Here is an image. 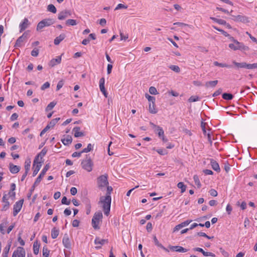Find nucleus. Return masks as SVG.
Listing matches in <instances>:
<instances>
[{
    "label": "nucleus",
    "instance_id": "obj_1",
    "mask_svg": "<svg viewBox=\"0 0 257 257\" xmlns=\"http://www.w3.org/2000/svg\"><path fill=\"white\" fill-rule=\"evenodd\" d=\"M111 198V196L106 195L105 196H101L100 198L99 203L102 205V208L104 213L106 216L109 214Z\"/></svg>",
    "mask_w": 257,
    "mask_h": 257
},
{
    "label": "nucleus",
    "instance_id": "obj_2",
    "mask_svg": "<svg viewBox=\"0 0 257 257\" xmlns=\"http://www.w3.org/2000/svg\"><path fill=\"white\" fill-rule=\"evenodd\" d=\"M82 168L87 172H91L92 170L93 163L88 155H86V157L83 159L81 163Z\"/></svg>",
    "mask_w": 257,
    "mask_h": 257
},
{
    "label": "nucleus",
    "instance_id": "obj_3",
    "mask_svg": "<svg viewBox=\"0 0 257 257\" xmlns=\"http://www.w3.org/2000/svg\"><path fill=\"white\" fill-rule=\"evenodd\" d=\"M228 47L234 51L239 50L244 52L248 51L249 49L248 46H245L243 43L238 42L237 40L233 43L229 44Z\"/></svg>",
    "mask_w": 257,
    "mask_h": 257
},
{
    "label": "nucleus",
    "instance_id": "obj_4",
    "mask_svg": "<svg viewBox=\"0 0 257 257\" xmlns=\"http://www.w3.org/2000/svg\"><path fill=\"white\" fill-rule=\"evenodd\" d=\"M103 215L101 212L99 211L96 212L92 219V225L95 229H99L100 227L99 226V221L102 218Z\"/></svg>",
    "mask_w": 257,
    "mask_h": 257
},
{
    "label": "nucleus",
    "instance_id": "obj_5",
    "mask_svg": "<svg viewBox=\"0 0 257 257\" xmlns=\"http://www.w3.org/2000/svg\"><path fill=\"white\" fill-rule=\"evenodd\" d=\"M97 184L99 188L102 189L108 184L106 175H101L97 178Z\"/></svg>",
    "mask_w": 257,
    "mask_h": 257
},
{
    "label": "nucleus",
    "instance_id": "obj_6",
    "mask_svg": "<svg viewBox=\"0 0 257 257\" xmlns=\"http://www.w3.org/2000/svg\"><path fill=\"white\" fill-rule=\"evenodd\" d=\"M24 202V200H20L15 203L14 205L13 215L16 216L20 211Z\"/></svg>",
    "mask_w": 257,
    "mask_h": 257
},
{
    "label": "nucleus",
    "instance_id": "obj_7",
    "mask_svg": "<svg viewBox=\"0 0 257 257\" xmlns=\"http://www.w3.org/2000/svg\"><path fill=\"white\" fill-rule=\"evenodd\" d=\"M232 18H231L232 20L235 22H241L243 23L249 22L248 18L245 16L242 15L233 16L231 15Z\"/></svg>",
    "mask_w": 257,
    "mask_h": 257
},
{
    "label": "nucleus",
    "instance_id": "obj_8",
    "mask_svg": "<svg viewBox=\"0 0 257 257\" xmlns=\"http://www.w3.org/2000/svg\"><path fill=\"white\" fill-rule=\"evenodd\" d=\"M42 166L41 162H38L37 161V158H35V160L34 161V164H33V167L34 168L33 173V176H35L38 172L39 171L41 167Z\"/></svg>",
    "mask_w": 257,
    "mask_h": 257
},
{
    "label": "nucleus",
    "instance_id": "obj_9",
    "mask_svg": "<svg viewBox=\"0 0 257 257\" xmlns=\"http://www.w3.org/2000/svg\"><path fill=\"white\" fill-rule=\"evenodd\" d=\"M108 243L107 239H100L98 237H96L94 240V243L96 245H99L96 246L95 247L96 249H99L101 247V246L105 243Z\"/></svg>",
    "mask_w": 257,
    "mask_h": 257
},
{
    "label": "nucleus",
    "instance_id": "obj_10",
    "mask_svg": "<svg viewBox=\"0 0 257 257\" xmlns=\"http://www.w3.org/2000/svg\"><path fill=\"white\" fill-rule=\"evenodd\" d=\"M71 12L69 10H65L62 11L58 14V18L60 20H64L65 19L71 16Z\"/></svg>",
    "mask_w": 257,
    "mask_h": 257
},
{
    "label": "nucleus",
    "instance_id": "obj_11",
    "mask_svg": "<svg viewBox=\"0 0 257 257\" xmlns=\"http://www.w3.org/2000/svg\"><path fill=\"white\" fill-rule=\"evenodd\" d=\"M30 25V23L29 22L28 19L27 18H25L23 20V21L19 25V27L20 28V32H22L26 29Z\"/></svg>",
    "mask_w": 257,
    "mask_h": 257
},
{
    "label": "nucleus",
    "instance_id": "obj_12",
    "mask_svg": "<svg viewBox=\"0 0 257 257\" xmlns=\"http://www.w3.org/2000/svg\"><path fill=\"white\" fill-rule=\"evenodd\" d=\"M169 247L171 250L174 251H177V252H185L188 251L187 249L185 248L180 246L170 245Z\"/></svg>",
    "mask_w": 257,
    "mask_h": 257
},
{
    "label": "nucleus",
    "instance_id": "obj_13",
    "mask_svg": "<svg viewBox=\"0 0 257 257\" xmlns=\"http://www.w3.org/2000/svg\"><path fill=\"white\" fill-rule=\"evenodd\" d=\"M62 242L64 246L67 248H71V243L67 234H65L63 238Z\"/></svg>",
    "mask_w": 257,
    "mask_h": 257
},
{
    "label": "nucleus",
    "instance_id": "obj_14",
    "mask_svg": "<svg viewBox=\"0 0 257 257\" xmlns=\"http://www.w3.org/2000/svg\"><path fill=\"white\" fill-rule=\"evenodd\" d=\"M20 167L19 166L15 165L12 163L9 164V169L12 174H16L20 170Z\"/></svg>",
    "mask_w": 257,
    "mask_h": 257
},
{
    "label": "nucleus",
    "instance_id": "obj_15",
    "mask_svg": "<svg viewBox=\"0 0 257 257\" xmlns=\"http://www.w3.org/2000/svg\"><path fill=\"white\" fill-rule=\"evenodd\" d=\"M50 168V165L49 164H47L45 165V166L44 167L42 171L41 172L40 174L37 177L38 178L39 180H42V179L44 177V176L45 175L46 172L48 171V170Z\"/></svg>",
    "mask_w": 257,
    "mask_h": 257
},
{
    "label": "nucleus",
    "instance_id": "obj_16",
    "mask_svg": "<svg viewBox=\"0 0 257 257\" xmlns=\"http://www.w3.org/2000/svg\"><path fill=\"white\" fill-rule=\"evenodd\" d=\"M232 63L238 68H246L248 69L249 64H247L245 62L238 63L233 61Z\"/></svg>",
    "mask_w": 257,
    "mask_h": 257
},
{
    "label": "nucleus",
    "instance_id": "obj_17",
    "mask_svg": "<svg viewBox=\"0 0 257 257\" xmlns=\"http://www.w3.org/2000/svg\"><path fill=\"white\" fill-rule=\"evenodd\" d=\"M80 128L79 126L74 127L73 129V131L74 132V137L75 138H78L84 136L83 132H80Z\"/></svg>",
    "mask_w": 257,
    "mask_h": 257
},
{
    "label": "nucleus",
    "instance_id": "obj_18",
    "mask_svg": "<svg viewBox=\"0 0 257 257\" xmlns=\"http://www.w3.org/2000/svg\"><path fill=\"white\" fill-rule=\"evenodd\" d=\"M210 164L211 165V167L212 169L216 171V172H220V169L219 166V164L217 163V162L213 159H211L210 160Z\"/></svg>",
    "mask_w": 257,
    "mask_h": 257
},
{
    "label": "nucleus",
    "instance_id": "obj_19",
    "mask_svg": "<svg viewBox=\"0 0 257 257\" xmlns=\"http://www.w3.org/2000/svg\"><path fill=\"white\" fill-rule=\"evenodd\" d=\"M66 37V35L65 34H61L59 36L57 37L54 41V43L56 45H58L60 44V43L63 41L65 38Z\"/></svg>",
    "mask_w": 257,
    "mask_h": 257
},
{
    "label": "nucleus",
    "instance_id": "obj_20",
    "mask_svg": "<svg viewBox=\"0 0 257 257\" xmlns=\"http://www.w3.org/2000/svg\"><path fill=\"white\" fill-rule=\"evenodd\" d=\"M61 61V56H57L56 58L53 59L51 60L50 62V66L51 67H54L57 64L60 63Z\"/></svg>",
    "mask_w": 257,
    "mask_h": 257
},
{
    "label": "nucleus",
    "instance_id": "obj_21",
    "mask_svg": "<svg viewBox=\"0 0 257 257\" xmlns=\"http://www.w3.org/2000/svg\"><path fill=\"white\" fill-rule=\"evenodd\" d=\"M61 142L65 146H68L71 144L72 142V138L70 136H67L66 138L61 140Z\"/></svg>",
    "mask_w": 257,
    "mask_h": 257
},
{
    "label": "nucleus",
    "instance_id": "obj_22",
    "mask_svg": "<svg viewBox=\"0 0 257 257\" xmlns=\"http://www.w3.org/2000/svg\"><path fill=\"white\" fill-rule=\"evenodd\" d=\"M11 246V242H9L6 246L4 248L3 253L2 254L3 257H8L9 252Z\"/></svg>",
    "mask_w": 257,
    "mask_h": 257
},
{
    "label": "nucleus",
    "instance_id": "obj_23",
    "mask_svg": "<svg viewBox=\"0 0 257 257\" xmlns=\"http://www.w3.org/2000/svg\"><path fill=\"white\" fill-rule=\"evenodd\" d=\"M153 239H154V243L156 245L163 249L165 251H166L167 252H169V250L167 248H166V247H165L161 243H160L159 242V241H158V240L156 236H154Z\"/></svg>",
    "mask_w": 257,
    "mask_h": 257
},
{
    "label": "nucleus",
    "instance_id": "obj_24",
    "mask_svg": "<svg viewBox=\"0 0 257 257\" xmlns=\"http://www.w3.org/2000/svg\"><path fill=\"white\" fill-rule=\"evenodd\" d=\"M218 83L217 80L207 81L205 83V86L206 88L209 87H214Z\"/></svg>",
    "mask_w": 257,
    "mask_h": 257
},
{
    "label": "nucleus",
    "instance_id": "obj_25",
    "mask_svg": "<svg viewBox=\"0 0 257 257\" xmlns=\"http://www.w3.org/2000/svg\"><path fill=\"white\" fill-rule=\"evenodd\" d=\"M40 243L36 241L34 242L33 244V250L35 254H38L39 251Z\"/></svg>",
    "mask_w": 257,
    "mask_h": 257
},
{
    "label": "nucleus",
    "instance_id": "obj_26",
    "mask_svg": "<svg viewBox=\"0 0 257 257\" xmlns=\"http://www.w3.org/2000/svg\"><path fill=\"white\" fill-rule=\"evenodd\" d=\"M45 27L51 26L54 23V21L51 19H44L42 21Z\"/></svg>",
    "mask_w": 257,
    "mask_h": 257
},
{
    "label": "nucleus",
    "instance_id": "obj_27",
    "mask_svg": "<svg viewBox=\"0 0 257 257\" xmlns=\"http://www.w3.org/2000/svg\"><path fill=\"white\" fill-rule=\"evenodd\" d=\"M8 224L7 220H5L0 224V231L3 234L5 233V228L7 226Z\"/></svg>",
    "mask_w": 257,
    "mask_h": 257
},
{
    "label": "nucleus",
    "instance_id": "obj_28",
    "mask_svg": "<svg viewBox=\"0 0 257 257\" xmlns=\"http://www.w3.org/2000/svg\"><path fill=\"white\" fill-rule=\"evenodd\" d=\"M59 231L58 229L54 227L51 231V237L52 238L55 239L57 238L59 235Z\"/></svg>",
    "mask_w": 257,
    "mask_h": 257
},
{
    "label": "nucleus",
    "instance_id": "obj_29",
    "mask_svg": "<svg viewBox=\"0 0 257 257\" xmlns=\"http://www.w3.org/2000/svg\"><path fill=\"white\" fill-rule=\"evenodd\" d=\"M60 117H57L52 119L51 121L47 124V126H50V128L54 127L57 123V122L60 120Z\"/></svg>",
    "mask_w": 257,
    "mask_h": 257
},
{
    "label": "nucleus",
    "instance_id": "obj_30",
    "mask_svg": "<svg viewBox=\"0 0 257 257\" xmlns=\"http://www.w3.org/2000/svg\"><path fill=\"white\" fill-rule=\"evenodd\" d=\"M149 109L151 113L155 114L157 113V111L155 107V102L150 103Z\"/></svg>",
    "mask_w": 257,
    "mask_h": 257
},
{
    "label": "nucleus",
    "instance_id": "obj_31",
    "mask_svg": "<svg viewBox=\"0 0 257 257\" xmlns=\"http://www.w3.org/2000/svg\"><path fill=\"white\" fill-rule=\"evenodd\" d=\"M210 19H211L212 20H213L214 22H215L219 24H220V25H226V21L223 20L218 19H217V18H215L214 17H210Z\"/></svg>",
    "mask_w": 257,
    "mask_h": 257
},
{
    "label": "nucleus",
    "instance_id": "obj_32",
    "mask_svg": "<svg viewBox=\"0 0 257 257\" xmlns=\"http://www.w3.org/2000/svg\"><path fill=\"white\" fill-rule=\"evenodd\" d=\"M222 98L225 99V100H231L233 97V96L232 94L231 93H224L222 94Z\"/></svg>",
    "mask_w": 257,
    "mask_h": 257
},
{
    "label": "nucleus",
    "instance_id": "obj_33",
    "mask_svg": "<svg viewBox=\"0 0 257 257\" xmlns=\"http://www.w3.org/2000/svg\"><path fill=\"white\" fill-rule=\"evenodd\" d=\"M47 150L44 148L41 152L38 154V155L35 158H37V161H38L39 158L40 157L41 159L46 154Z\"/></svg>",
    "mask_w": 257,
    "mask_h": 257
},
{
    "label": "nucleus",
    "instance_id": "obj_34",
    "mask_svg": "<svg viewBox=\"0 0 257 257\" xmlns=\"http://www.w3.org/2000/svg\"><path fill=\"white\" fill-rule=\"evenodd\" d=\"M193 179L195 182V184L197 186V187L198 188H200L201 186V184L200 182L198 176L197 175H195L193 176Z\"/></svg>",
    "mask_w": 257,
    "mask_h": 257
},
{
    "label": "nucleus",
    "instance_id": "obj_35",
    "mask_svg": "<svg viewBox=\"0 0 257 257\" xmlns=\"http://www.w3.org/2000/svg\"><path fill=\"white\" fill-rule=\"evenodd\" d=\"M31 166V161L30 159H27L25 162V170L26 172H29Z\"/></svg>",
    "mask_w": 257,
    "mask_h": 257
},
{
    "label": "nucleus",
    "instance_id": "obj_36",
    "mask_svg": "<svg viewBox=\"0 0 257 257\" xmlns=\"http://www.w3.org/2000/svg\"><path fill=\"white\" fill-rule=\"evenodd\" d=\"M47 10L48 11L51 12L54 14H55L57 12L56 8L52 4H50L48 6Z\"/></svg>",
    "mask_w": 257,
    "mask_h": 257
},
{
    "label": "nucleus",
    "instance_id": "obj_37",
    "mask_svg": "<svg viewBox=\"0 0 257 257\" xmlns=\"http://www.w3.org/2000/svg\"><path fill=\"white\" fill-rule=\"evenodd\" d=\"M93 150V146L91 144H89L87 145V148L83 149L81 151V153H88Z\"/></svg>",
    "mask_w": 257,
    "mask_h": 257
},
{
    "label": "nucleus",
    "instance_id": "obj_38",
    "mask_svg": "<svg viewBox=\"0 0 257 257\" xmlns=\"http://www.w3.org/2000/svg\"><path fill=\"white\" fill-rule=\"evenodd\" d=\"M56 102H55L54 101H52V102H50L46 107V111H48L54 108V107L56 105Z\"/></svg>",
    "mask_w": 257,
    "mask_h": 257
},
{
    "label": "nucleus",
    "instance_id": "obj_39",
    "mask_svg": "<svg viewBox=\"0 0 257 257\" xmlns=\"http://www.w3.org/2000/svg\"><path fill=\"white\" fill-rule=\"evenodd\" d=\"M177 187L181 189V193H183L186 191V186L183 182H179L177 184Z\"/></svg>",
    "mask_w": 257,
    "mask_h": 257
},
{
    "label": "nucleus",
    "instance_id": "obj_40",
    "mask_svg": "<svg viewBox=\"0 0 257 257\" xmlns=\"http://www.w3.org/2000/svg\"><path fill=\"white\" fill-rule=\"evenodd\" d=\"M66 24L68 26H75L77 24V23L75 20L68 19L66 21Z\"/></svg>",
    "mask_w": 257,
    "mask_h": 257
},
{
    "label": "nucleus",
    "instance_id": "obj_41",
    "mask_svg": "<svg viewBox=\"0 0 257 257\" xmlns=\"http://www.w3.org/2000/svg\"><path fill=\"white\" fill-rule=\"evenodd\" d=\"M26 39H24L22 36H20L16 41L15 46L20 47L21 43L24 42Z\"/></svg>",
    "mask_w": 257,
    "mask_h": 257
},
{
    "label": "nucleus",
    "instance_id": "obj_42",
    "mask_svg": "<svg viewBox=\"0 0 257 257\" xmlns=\"http://www.w3.org/2000/svg\"><path fill=\"white\" fill-rule=\"evenodd\" d=\"M49 250L46 246H44L43 248V257H48Z\"/></svg>",
    "mask_w": 257,
    "mask_h": 257
},
{
    "label": "nucleus",
    "instance_id": "obj_43",
    "mask_svg": "<svg viewBox=\"0 0 257 257\" xmlns=\"http://www.w3.org/2000/svg\"><path fill=\"white\" fill-rule=\"evenodd\" d=\"M156 131L158 132V134L159 137L161 138L164 136V131L160 126L157 127Z\"/></svg>",
    "mask_w": 257,
    "mask_h": 257
},
{
    "label": "nucleus",
    "instance_id": "obj_44",
    "mask_svg": "<svg viewBox=\"0 0 257 257\" xmlns=\"http://www.w3.org/2000/svg\"><path fill=\"white\" fill-rule=\"evenodd\" d=\"M213 28L214 29H215V30L220 32L224 36H225V37H229V35L227 32L224 31V30H223L222 29H219L217 27L214 26H213Z\"/></svg>",
    "mask_w": 257,
    "mask_h": 257
},
{
    "label": "nucleus",
    "instance_id": "obj_45",
    "mask_svg": "<svg viewBox=\"0 0 257 257\" xmlns=\"http://www.w3.org/2000/svg\"><path fill=\"white\" fill-rule=\"evenodd\" d=\"M213 64L215 66H219L221 67H229V66L225 63H220L217 61L214 62Z\"/></svg>",
    "mask_w": 257,
    "mask_h": 257
},
{
    "label": "nucleus",
    "instance_id": "obj_46",
    "mask_svg": "<svg viewBox=\"0 0 257 257\" xmlns=\"http://www.w3.org/2000/svg\"><path fill=\"white\" fill-rule=\"evenodd\" d=\"M199 100V97L197 96H191L189 99L188 101L189 102H195Z\"/></svg>",
    "mask_w": 257,
    "mask_h": 257
},
{
    "label": "nucleus",
    "instance_id": "obj_47",
    "mask_svg": "<svg viewBox=\"0 0 257 257\" xmlns=\"http://www.w3.org/2000/svg\"><path fill=\"white\" fill-rule=\"evenodd\" d=\"M197 235L199 236H203L209 239L213 238V236H209L207 235L205 233L203 232H199L197 233Z\"/></svg>",
    "mask_w": 257,
    "mask_h": 257
},
{
    "label": "nucleus",
    "instance_id": "obj_48",
    "mask_svg": "<svg viewBox=\"0 0 257 257\" xmlns=\"http://www.w3.org/2000/svg\"><path fill=\"white\" fill-rule=\"evenodd\" d=\"M169 68L173 71L176 72H179L180 71V68L176 65H170Z\"/></svg>",
    "mask_w": 257,
    "mask_h": 257
},
{
    "label": "nucleus",
    "instance_id": "obj_49",
    "mask_svg": "<svg viewBox=\"0 0 257 257\" xmlns=\"http://www.w3.org/2000/svg\"><path fill=\"white\" fill-rule=\"evenodd\" d=\"M149 92L151 94H153V95H156V94H158L157 89L155 87H153V86H151L150 87Z\"/></svg>",
    "mask_w": 257,
    "mask_h": 257
},
{
    "label": "nucleus",
    "instance_id": "obj_50",
    "mask_svg": "<svg viewBox=\"0 0 257 257\" xmlns=\"http://www.w3.org/2000/svg\"><path fill=\"white\" fill-rule=\"evenodd\" d=\"M19 248H23V247L20 246L18 247L17 249L14 251L12 257H19Z\"/></svg>",
    "mask_w": 257,
    "mask_h": 257
},
{
    "label": "nucleus",
    "instance_id": "obj_51",
    "mask_svg": "<svg viewBox=\"0 0 257 257\" xmlns=\"http://www.w3.org/2000/svg\"><path fill=\"white\" fill-rule=\"evenodd\" d=\"M104 82H105V79L104 78H101L99 80V88L100 89L104 88Z\"/></svg>",
    "mask_w": 257,
    "mask_h": 257
},
{
    "label": "nucleus",
    "instance_id": "obj_52",
    "mask_svg": "<svg viewBox=\"0 0 257 257\" xmlns=\"http://www.w3.org/2000/svg\"><path fill=\"white\" fill-rule=\"evenodd\" d=\"M146 97L148 99L150 103L154 102L155 101V98L154 96L149 95L148 94H146Z\"/></svg>",
    "mask_w": 257,
    "mask_h": 257
},
{
    "label": "nucleus",
    "instance_id": "obj_53",
    "mask_svg": "<svg viewBox=\"0 0 257 257\" xmlns=\"http://www.w3.org/2000/svg\"><path fill=\"white\" fill-rule=\"evenodd\" d=\"M61 202L63 204L69 205L70 204V201L67 200V197L66 196H64L61 200Z\"/></svg>",
    "mask_w": 257,
    "mask_h": 257
},
{
    "label": "nucleus",
    "instance_id": "obj_54",
    "mask_svg": "<svg viewBox=\"0 0 257 257\" xmlns=\"http://www.w3.org/2000/svg\"><path fill=\"white\" fill-rule=\"evenodd\" d=\"M127 7L126 6H125L122 4H119L117 5L116 7L115 8V11L121 9H127Z\"/></svg>",
    "mask_w": 257,
    "mask_h": 257
},
{
    "label": "nucleus",
    "instance_id": "obj_55",
    "mask_svg": "<svg viewBox=\"0 0 257 257\" xmlns=\"http://www.w3.org/2000/svg\"><path fill=\"white\" fill-rule=\"evenodd\" d=\"M19 257H25L26 251L24 248H19Z\"/></svg>",
    "mask_w": 257,
    "mask_h": 257
},
{
    "label": "nucleus",
    "instance_id": "obj_56",
    "mask_svg": "<svg viewBox=\"0 0 257 257\" xmlns=\"http://www.w3.org/2000/svg\"><path fill=\"white\" fill-rule=\"evenodd\" d=\"M45 27V26L44 25L43 22L41 21L37 25V30L39 31V30H41L42 29H43V28H44Z\"/></svg>",
    "mask_w": 257,
    "mask_h": 257
},
{
    "label": "nucleus",
    "instance_id": "obj_57",
    "mask_svg": "<svg viewBox=\"0 0 257 257\" xmlns=\"http://www.w3.org/2000/svg\"><path fill=\"white\" fill-rule=\"evenodd\" d=\"M39 50L37 48L34 49L31 52L32 56L37 57L39 54Z\"/></svg>",
    "mask_w": 257,
    "mask_h": 257
},
{
    "label": "nucleus",
    "instance_id": "obj_58",
    "mask_svg": "<svg viewBox=\"0 0 257 257\" xmlns=\"http://www.w3.org/2000/svg\"><path fill=\"white\" fill-rule=\"evenodd\" d=\"M203 255L205 256H212V257L215 256V254H214L213 253H212L211 252L205 251H204V252H203Z\"/></svg>",
    "mask_w": 257,
    "mask_h": 257
},
{
    "label": "nucleus",
    "instance_id": "obj_59",
    "mask_svg": "<svg viewBox=\"0 0 257 257\" xmlns=\"http://www.w3.org/2000/svg\"><path fill=\"white\" fill-rule=\"evenodd\" d=\"M50 87V83L48 82H45L41 87V90H44Z\"/></svg>",
    "mask_w": 257,
    "mask_h": 257
},
{
    "label": "nucleus",
    "instance_id": "obj_60",
    "mask_svg": "<svg viewBox=\"0 0 257 257\" xmlns=\"http://www.w3.org/2000/svg\"><path fill=\"white\" fill-rule=\"evenodd\" d=\"M222 89L219 88L218 90L215 91L212 95L213 97H216L220 95L222 92Z\"/></svg>",
    "mask_w": 257,
    "mask_h": 257
},
{
    "label": "nucleus",
    "instance_id": "obj_61",
    "mask_svg": "<svg viewBox=\"0 0 257 257\" xmlns=\"http://www.w3.org/2000/svg\"><path fill=\"white\" fill-rule=\"evenodd\" d=\"M209 193L211 196H213V197L217 196V194H218L217 192L214 189H211L209 191Z\"/></svg>",
    "mask_w": 257,
    "mask_h": 257
},
{
    "label": "nucleus",
    "instance_id": "obj_62",
    "mask_svg": "<svg viewBox=\"0 0 257 257\" xmlns=\"http://www.w3.org/2000/svg\"><path fill=\"white\" fill-rule=\"evenodd\" d=\"M10 207V203L9 202H5V204L3 205L2 211H6Z\"/></svg>",
    "mask_w": 257,
    "mask_h": 257
},
{
    "label": "nucleus",
    "instance_id": "obj_63",
    "mask_svg": "<svg viewBox=\"0 0 257 257\" xmlns=\"http://www.w3.org/2000/svg\"><path fill=\"white\" fill-rule=\"evenodd\" d=\"M192 221V220H187L182 222L181 224L183 227L184 226H187L188 225H189Z\"/></svg>",
    "mask_w": 257,
    "mask_h": 257
},
{
    "label": "nucleus",
    "instance_id": "obj_64",
    "mask_svg": "<svg viewBox=\"0 0 257 257\" xmlns=\"http://www.w3.org/2000/svg\"><path fill=\"white\" fill-rule=\"evenodd\" d=\"M79 224V221L77 219H74L72 221V226L74 227H78Z\"/></svg>",
    "mask_w": 257,
    "mask_h": 257
}]
</instances>
